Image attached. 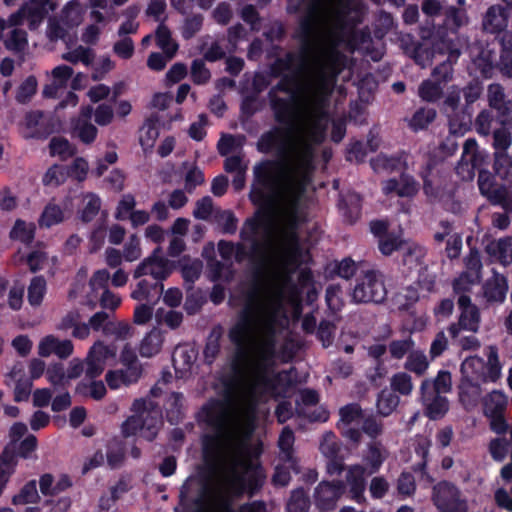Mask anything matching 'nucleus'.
<instances>
[{
	"label": "nucleus",
	"mask_w": 512,
	"mask_h": 512,
	"mask_svg": "<svg viewBox=\"0 0 512 512\" xmlns=\"http://www.w3.org/2000/svg\"><path fill=\"white\" fill-rule=\"evenodd\" d=\"M436 117L434 109H420L411 118L409 125L414 131L426 128Z\"/></svg>",
	"instance_id": "nucleus-59"
},
{
	"label": "nucleus",
	"mask_w": 512,
	"mask_h": 512,
	"mask_svg": "<svg viewBox=\"0 0 512 512\" xmlns=\"http://www.w3.org/2000/svg\"><path fill=\"white\" fill-rule=\"evenodd\" d=\"M116 355L115 347H109L101 341H97L90 348L86 358L87 370L86 374L90 378L100 375L108 359L114 358Z\"/></svg>",
	"instance_id": "nucleus-16"
},
{
	"label": "nucleus",
	"mask_w": 512,
	"mask_h": 512,
	"mask_svg": "<svg viewBox=\"0 0 512 512\" xmlns=\"http://www.w3.org/2000/svg\"><path fill=\"white\" fill-rule=\"evenodd\" d=\"M391 387L402 395H409L413 390L411 376L405 372L396 373L391 379Z\"/></svg>",
	"instance_id": "nucleus-64"
},
{
	"label": "nucleus",
	"mask_w": 512,
	"mask_h": 512,
	"mask_svg": "<svg viewBox=\"0 0 512 512\" xmlns=\"http://www.w3.org/2000/svg\"><path fill=\"white\" fill-rule=\"evenodd\" d=\"M345 493V486L342 481L321 482L315 491L317 504L322 509H329Z\"/></svg>",
	"instance_id": "nucleus-22"
},
{
	"label": "nucleus",
	"mask_w": 512,
	"mask_h": 512,
	"mask_svg": "<svg viewBox=\"0 0 512 512\" xmlns=\"http://www.w3.org/2000/svg\"><path fill=\"white\" fill-rule=\"evenodd\" d=\"M51 12L45 17L47 39L52 42L67 41L71 40L77 28L84 22L87 7L81 0H69L58 13L49 16Z\"/></svg>",
	"instance_id": "nucleus-4"
},
{
	"label": "nucleus",
	"mask_w": 512,
	"mask_h": 512,
	"mask_svg": "<svg viewBox=\"0 0 512 512\" xmlns=\"http://www.w3.org/2000/svg\"><path fill=\"white\" fill-rule=\"evenodd\" d=\"M461 89L453 86L443 103V112L448 118L450 133L463 135L468 131L471 122V110L462 103Z\"/></svg>",
	"instance_id": "nucleus-7"
},
{
	"label": "nucleus",
	"mask_w": 512,
	"mask_h": 512,
	"mask_svg": "<svg viewBox=\"0 0 512 512\" xmlns=\"http://www.w3.org/2000/svg\"><path fill=\"white\" fill-rule=\"evenodd\" d=\"M123 258L127 262H134L142 256L140 238L132 234L123 246Z\"/></svg>",
	"instance_id": "nucleus-56"
},
{
	"label": "nucleus",
	"mask_w": 512,
	"mask_h": 512,
	"mask_svg": "<svg viewBox=\"0 0 512 512\" xmlns=\"http://www.w3.org/2000/svg\"><path fill=\"white\" fill-rule=\"evenodd\" d=\"M72 211L73 205L69 197L64 199L62 205L51 200L45 205L38 219V225L40 228H50L58 225L62 223Z\"/></svg>",
	"instance_id": "nucleus-17"
},
{
	"label": "nucleus",
	"mask_w": 512,
	"mask_h": 512,
	"mask_svg": "<svg viewBox=\"0 0 512 512\" xmlns=\"http://www.w3.org/2000/svg\"><path fill=\"white\" fill-rule=\"evenodd\" d=\"M508 10L501 6L490 7L483 19V28L489 33H499L508 26Z\"/></svg>",
	"instance_id": "nucleus-29"
},
{
	"label": "nucleus",
	"mask_w": 512,
	"mask_h": 512,
	"mask_svg": "<svg viewBox=\"0 0 512 512\" xmlns=\"http://www.w3.org/2000/svg\"><path fill=\"white\" fill-rule=\"evenodd\" d=\"M488 106L497 112L499 121L503 126H512V99H507L504 88L498 83L487 87Z\"/></svg>",
	"instance_id": "nucleus-13"
},
{
	"label": "nucleus",
	"mask_w": 512,
	"mask_h": 512,
	"mask_svg": "<svg viewBox=\"0 0 512 512\" xmlns=\"http://www.w3.org/2000/svg\"><path fill=\"white\" fill-rule=\"evenodd\" d=\"M292 384L291 371H279L272 379L234 382L222 400L203 407L200 419L215 430L204 443L208 469L187 478L176 512H266L260 501L236 511L233 500L244 491L253 493L265 479L262 468L251 461L248 448L257 404L285 396Z\"/></svg>",
	"instance_id": "nucleus-2"
},
{
	"label": "nucleus",
	"mask_w": 512,
	"mask_h": 512,
	"mask_svg": "<svg viewBox=\"0 0 512 512\" xmlns=\"http://www.w3.org/2000/svg\"><path fill=\"white\" fill-rule=\"evenodd\" d=\"M178 263L181 268L182 276L186 281L194 282L201 275L203 264L199 259L183 256Z\"/></svg>",
	"instance_id": "nucleus-44"
},
{
	"label": "nucleus",
	"mask_w": 512,
	"mask_h": 512,
	"mask_svg": "<svg viewBox=\"0 0 512 512\" xmlns=\"http://www.w3.org/2000/svg\"><path fill=\"white\" fill-rule=\"evenodd\" d=\"M294 434L292 430L285 427L280 434L278 445L281 451V458L288 464L289 468L295 469L293 460Z\"/></svg>",
	"instance_id": "nucleus-39"
},
{
	"label": "nucleus",
	"mask_w": 512,
	"mask_h": 512,
	"mask_svg": "<svg viewBox=\"0 0 512 512\" xmlns=\"http://www.w3.org/2000/svg\"><path fill=\"white\" fill-rule=\"evenodd\" d=\"M461 157L478 168H481L486 160V154L479 149L477 141L473 138L465 141Z\"/></svg>",
	"instance_id": "nucleus-43"
},
{
	"label": "nucleus",
	"mask_w": 512,
	"mask_h": 512,
	"mask_svg": "<svg viewBox=\"0 0 512 512\" xmlns=\"http://www.w3.org/2000/svg\"><path fill=\"white\" fill-rule=\"evenodd\" d=\"M340 420L338 428L341 430L343 436L349 440L357 443L360 441L361 432L358 429L362 421V412L358 405L350 404L340 409Z\"/></svg>",
	"instance_id": "nucleus-14"
},
{
	"label": "nucleus",
	"mask_w": 512,
	"mask_h": 512,
	"mask_svg": "<svg viewBox=\"0 0 512 512\" xmlns=\"http://www.w3.org/2000/svg\"><path fill=\"white\" fill-rule=\"evenodd\" d=\"M104 335L124 341L132 337V327L127 322L110 321L104 326Z\"/></svg>",
	"instance_id": "nucleus-47"
},
{
	"label": "nucleus",
	"mask_w": 512,
	"mask_h": 512,
	"mask_svg": "<svg viewBox=\"0 0 512 512\" xmlns=\"http://www.w3.org/2000/svg\"><path fill=\"white\" fill-rule=\"evenodd\" d=\"M43 114L40 111H32L26 114L22 124L21 133L25 138H41L46 135Z\"/></svg>",
	"instance_id": "nucleus-33"
},
{
	"label": "nucleus",
	"mask_w": 512,
	"mask_h": 512,
	"mask_svg": "<svg viewBox=\"0 0 512 512\" xmlns=\"http://www.w3.org/2000/svg\"><path fill=\"white\" fill-rule=\"evenodd\" d=\"M431 380L426 379L421 384V399L425 407V414L432 420H437L447 413L449 403L446 397L440 396L430 391Z\"/></svg>",
	"instance_id": "nucleus-15"
},
{
	"label": "nucleus",
	"mask_w": 512,
	"mask_h": 512,
	"mask_svg": "<svg viewBox=\"0 0 512 512\" xmlns=\"http://www.w3.org/2000/svg\"><path fill=\"white\" fill-rule=\"evenodd\" d=\"M40 491L45 496L57 495L71 486V480L66 475H61L55 480L50 474H45L39 481Z\"/></svg>",
	"instance_id": "nucleus-36"
},
{
	"label": "nucleus",
	"mask_w": 512,
	"mask_h": 512,
	"mask_svg": "<svg viewBox=\"0 0 512 512\" xmlns=\"http://www.w3.org/2000/svg\"><path fill=\"white\" fill-rule=\"evenodd\" d=\"M510 443L505 438H494L489 442L488 450L497 462H502L506 458L509 451Z\"/></svg>",
	"instance_id": "nucleus-63"
},
{
	"label": "nucleus",
	"mask_w": 512,
	"mask_h": 512,
	"mask_svg": "<svg viewBox=\"0 0 512 512\" xmlns=\"http://www.w3.org/2000/svg\"><path fill=\"white\" fill-rule=\"evenodd\" d=\"M507 407V397L499 390H494L483 398V413L492 416L504 413Z\"/></svg>",
	"instance_id": "nucleus-37"
},
{
	"label": "nucleus",
	"mask_w": 512,
	"mask_h": 512,
	"mask_svg": "<svg viewBox=\"0 0 512 512\" xmlns=\"http://www.w3.org/2000/svg\"><path fill=\"white\" fill-rule=\"evenodd\" d=\"M197 359V351L189 345L178 346L173 353L172 361L179 378L187 377L195 364Z\"/></svg>",
	"instance_id": "nucleus-23"
},
{
	"label": "nucleus",
	"mask_w": 512,
	"mask_h": 512,
	"mask_svg": "<svg viewBox=\"0 0 512 512\" xmlns=\"http://www.w3.org/2000/svg\"><path fill=\"white\" fill-rule=\"evenodd\" d=\"M428 366L429 362L422 351H411L405 362V368L417 375H423Z\"/></svg>",
	"instance_id": "nucleus-50"
},
{
	"label": "nucleus",
	"mask_w": 512,
	"mask_h": 512,
	"mask_svg": "<svg viewBox=\"0 0 512 512\" xmlns=\"http://www.w3.org/2000/svg\"><path fill=\"white\" fill-rule=\"evenodd\" d=\"M164 342L163 333L157 329L153 328L150 332H148L145 337L142 339L139 347V353L142 357H153L157 355L162 348Z\"/></svg>",
	"instance_id": "nucleus-35"
},
{
	"label": "nucleus",
	"mask_w": 512,
	"mask_h": 512,
	"mask_svg": "<svg viewBox=\"0 0 512 512\" xmlns=\"http://www.w3.org/2000/svg\"><path fill=\"white\" fill-rule=\"evenodd\" d=\"M11 382L15 383L14 388V399L16 401L28 400L31 389L32 381L25 377V368L21 363L15 364L6 378V384L11 385Z\"/></svg>",
	"instance_id": "nucleus-25"
},
{
	"label": "nucleus",
	"mask_w": 512,
	"mask_h": 512,
	"mask_svg": "<svg viewBox=\"0 0 512 512\" xmlns=\"http://www.w3.org/2000/svg\"><path fill=\"white\" fill-rule=\"evenodd\" d=\"M507 291V281L498 273H494L484 285V296L489 302L502 303L506 298Z\"/></svg>",
	"instance_id": "nucleus-30"
},
{
	"label": "nucleus",
	"mask_w": 512,
	"mask_h": 512,
	"mask_svg": "<svg viewBox=\"0 0 512 512\" xmlns=\"http://www.w3.org/2000/svg\"><path fill=\"white\" fill-rule=\"evenodd\" d=\"M385 297L386 289L382 276L374 270H366L352 292L353 300L359 303H380Z\"/></svg>",
	"instance_id": "nucleus-8"
},
{
	"label": "nucleus",
	"mask_w": 512,
	"mask_h": 512,
	"mask_svg": "<svg viewBox=\"0 0 512 512\" xmlns=\"http://www.w3.org/2000/svg\"><path fill=\"white\" fill-rule=\"evenodd\" d=\"M364 6L360 0H311L300 23L301 49L292 58H346L350 51L369 49L370 34L356 31Z\"/></svg>",
	"instance_id": "nucleus-3"
},
{
	"label": "nucleus",
	"mask_w": 512,
	"mask_h": 512,
	"mask_svg": "<svg viewBox=\"0 0 512 512\" xmlns=\"http://www.w3.org/2000/svg\"><path fill=\"white\" fill-rule=\"evenodd\" d=\"M35 229L36 227L33 222H26L22 219H17L10 232V237L13 240L28 244L34 239Z\"/></svg>",
	"instance_id": "nucleus-40"
},
{
	"label": "nucleus",
	"mask_w": 512,
	"mask_h": 512,
	"mask_svg": "<svg viewBox=\"0 0 512 512\" xmlns=\"http://www.w3.org/2000/svg\"><path fill=\"white\" fill-rule=\"evenodd\" d=\"M160 248H156L151 255L144 258L134 269L133 278L139 279L151 276L156 281H163L172 273V266L165 257L160 254Z\"/></svg>",
	"instance_id": "nucleus-10"
},
{
	"label": "nucleus",
	"mask_w": 512,
	"mask_h": 512,
	"mask_svg": "<svg viewBox=\"0 0 512 512\" xmlns=\"http://www.w3.org/2000/svg\"><path fill=\"white\" fill-rule=\"evenodd\" d=\"M433 502L440 512H467L465 501L459 490L448 482H441L433 488Z\"/></svg>",
	"instance_id": "nucleus-11"
},
{
	"label": "nucleus",
	"mask_w": 512,
	"mask_h": 512,
	"mask_svg": "<svg viewBox=\"0 0 512 512\" xmlns=\"http://www.w3.org/2000/svg\"><path fill=\"white\" fill-rule=\"evenodd\" d=\"M73 74L71 67L67 65H59L47 73L49 83L43 88L45 97L55 98L63 90Z\"/></svg>",
	"instance_id": "nucleus-24"
},
{
	"label": "nucleus",
	"mask_w": 512,
	"mask_h": 512,
	"mask_svg": "<svg viewBox=\"0 0 512 512\" xmlns=\"http://www.w3.org/2000/svg\"><path fill=\"white\" fill-rule=\"evenodd\" d=\"M134 413L122 424L124 436L137 433L146 440L152 441L162 426V413L157 404L151 399H138L132 405Z\"/></svg>",
	"instance_id": "nucleus-5"
},
{
	"label": "nucleus",
	"mask_w": 512,
	"mask_h": 512,
	"mask_svg": "<svg viewBox=\"0 0 512 512\" xmlns=\"http://www.w3.org/2000/svg\"><path fill=\"white\" fill-rule=\"evenodd\" d=\"M370 164L376 173H389L401 169L404 161L402 156L389 157L385 154H379L371 159Z\"/></svg>",
	"instance_id": "nucleus-38"
},
{
	"label": "nucleus",
	"mask_w": 512,
	"mask_h": 512,
	"mask_svg": "<svg viewBox=\"0 0 512 512\" xmlns=\"http://www.w3.org/2000/svg\"><path fill=\"white\" fill-rule=\"evenodd\" d=\"M387 458L386 449L377 442L368 445L367 452L363 457L364 467L366 468L367 474L372 475L377 473L384 461Z\"/></svg>",
	"instance_id": "nucleus-32"
},
{
	"label": "nucleus",
	"mask_w": 512,
	"mask_h": 512,
	"mask_svg": "<svg viewBox=\"0 0 512 512\" xmlns=\"http://www.w3.org/2000/svg\"><path fill=\"white\" fill-rule=\"evenodd\" d=\"M92 112L91 106L82 107L79 116L72 120L71 123L72 135L79 138L85 144L92 143L98 133L97 128L90 121Z\"/></svg>",
	"instance_id": "nucleus-18"
},
{
	"label": "nucleus",
	"mask_w": 512,
	"mask_h": 512,
	"mask_svg": "<svg viewBox=\"0 0 512 512\" xmlns=\"http://www.w3.org/2000/svg\"><path fill=\"white\" fill-rule=\"evenodd\" d=\"M473 64L479 70L481 75L485 78H489L493 75L496 61V52L490 48L489 45L486 47L473 46L470 49Z\"/></svg>",
	"instance_id": "nucleus-26"
},
{
	"label": "nucleus",
	"mask_w": 512,
	"mask_h": 512,
	"mask_svg": "<svg viewBox=\"0 0 512 512\" xmlns=\"http://www.w3.org/2000/svg\"><path fill=\"white\" fill-rule=\"evenodd\" d=\"M466 271L462 273L456 279V287L458 289H466V286H463V282L467 280L468 284L476 285L480 281V270L482 268L480 254L477 250H471L469 255L465 259Z\"/></svg>",
	"instance_id": "nucleus-27"
},
{
	"label": "nucleus",
	"mask_w": 512,
	"mask_h": 512,
	"mask_svg": "<svg viewBox=\"0 0 512 512\" xmlns=\"http://www.w3.org/2000/svg\"><path fill=\"white\" fill-rule=\"evenodd\" d=\"M156 41L157 45L163 52L171 59L176 53L178 46L171 39L170 31L166 26L160 24L156 30Z\"/></svg>",
	"instance_id": "nucleus-46"
},
{
	"label": "nucleus",
	"mask_w": 512,
	"mask_h": 512,
	"mask_svg": "<svg viewBox=\"0 0 512 512\" xmlns=\"http://www.w3.org/2000/svg\"><path fill=\"white\" fill-rule=\"evenodd\" d=\"M278 65L287 70L278 85L286 98L272 101L278 120L287 124L265 133L257 143L259 151L275 152L278 158L254 167L250 198L258 211L242 228V242L218 243L227 261L249 258L273 270L271 279L249 292L229 331L236 346L234 382L272 379L279 373L275 354L277 334L286 321L283 302L290 292L289 274L301 257L297 232L305 220L301 198L314 170L315 147L325 136L328 97L341 72L308 67L292 57Z\"/></svg>",
	"instance_id": "nucleus-1"
},
{
	"label": "nucleus",
	"mask_w": 512,
	"mask_h": 512,
	"mask_svg": "<svg viewBox=\"0 0 512 512\" xmlns=\"http://www.w3.org/2000/svg\"><path fill=\"white\" fill-rule=\"evenodd\" d=\"M46 377L53 386H65L69 383L66 370L60 363L51 364L46 370Z\"/></svg>",
	"instance_id": "nucleus-62"
},
{
	"label": "nucleus",
	"mask_w": 512,
	"mask_h": 512,
	"mask_svg": "<svg viewBox=\"0 0 512 512\" xmlns=\"http://www.w3.org/2000/svg\"><path fill=\"white\" fill-rule=\"evenodd\" d=\"M443 92V84L435 79H428L422 82L419 87V96L428 102H434L440 98Z\"/></svg>",
	"instance_id": "nucleus-48"
},
{
	"label": "nucleus",
	"mask_w": 512,
	"mask_h": 512,
	"mask_svg": "<svg viewBox=\"0 0 512 512\" xmlns=\"http://www.w3.org/2000/svg\"><path fill=\"white\" fill-rule=\"evenodd\" d=\"M419 188L418 182L408 174H401L399 179H388L382 184L385 195L394 193L399 197H413L418 193Z\"/></svg>",
	"instance_id": "nucleus-19"
},
{
	"label": "nucleus",
	"mask_w": 512,
	"mask_h": 512,
	"mask_svg": "<svg viewBox=\"0 0 512 512\" xmlns=\"http://www.w3.org/2000/svg\"><path fill=\"white\" fill-rule=\"evenodd\" d=\"M485 362L479 356H470L466 358L461 365V374L463 380L488 383L495 382L501 376L502 365L499 360L498 349L491 345L485 349Z\"/></svg>",
	"instance_id": "nucleus-6"
},
{
	"label": "nucleus",
	"mask_w": 512,
	"mask_h": 512,
	"mask_svg": "<svg viewBox=\"0 0 512 512\" xmlns=\"http://www.w3.org/2000/svg\"><path fill=\"white\" fill-rule=\"evenodd\" d=\"M50 153L61 159H66L74 154V148L68 140L61 137H54L50 141Z\"/></svg>",
	"instance_id": "nucleus-60"
},
{
	"label": "nucleus",
	"mask_w": 512,
	"mask_h": 512,
	"mask_svg": "<svg viewBox=\"0 0 512 512\" xmlns=\"http://www.w3.org/2000/svg\"><path fill=\"white\" fill-rule=\"evenodd\" d=\"M460 55L458 49H450L448 52V61L437 66L432 73L433 79L441 81L442 84L449 81L452 77V62H455Z\"/></svg>",
	"instance_id": "nucleus-45"
},
{
	"label": "nucleus",
	"mask_w": 512,
	"mask_h": 512,
	"mask_svg": "<svg viewBox=\"0 0 512 512\" xmlns=\"http://www.w3.org/2000/svg\"><path fill=\"white\" fill-rule=\"evenodd\" d=\"M496 122L497 119L492 110L483 109L475 118V130L479 135L487 137L494 132V125Z\"/></svg>",
	"instance_id": "nucleus-42"
},
{
	"label": "nucleus",
	"mask_w": 512,
	"mask_h": 512,
	"mask_svg": "<svg viewBox=\"0 0 512 512\" xmlns=\"http://www.w3.org/2000/svg\"><path fill=\"white\" fill-rule=\"evenodd\" d=\"M478 185L481 193L488 198H495L498 195V186L495 177L487 171L480 170Z\"/></svg>",
	"instance_id": "nucleus-57"
},
{
	"label": "nucleus",
	"mask_w": 512,
	"mask_h": 512,
	"mask_svg": "<svg viewBox=\"0 0 512 512\" xmlns=\"http://www.w3.org/2000/svg\"><path fill=\"white\" fill-rule=\"evenodd\" d=\"M39 500V494L34 480L28 482L21 489L19 494L13 497V503L15 505H23L28 503H36Z\"/></svg>",
	"instance_id": "nucleus-55"
},
{
	"label": "nucleus",
	"mask_w": 512,
	"mask_h": 512,
	"mask_svg": "<svg viewBox=\"0 0 512 512\" xmlns=\"http://www.w3.org/2000/svg\"><path fill=\"white\" fill-rule=\"evenodd\" d=\"M69 176L68 170L61 165H53L43 176V184L46 186H58L65 182Z\"/></svg>",
	"instance_id": "nucleus-54"
},
{
	"label": "nucleus",
	"mask_w": 512,
	"mask_h": 512,
	"mask_svg": "<svg viewBox=\"0 0 512 512\" xmlns=\"http://www.w3.org/2000/svg\"><path fill=\"white\" fill-rule=\"evenodd\" d=\"M46 294V281L42 277H34L28 287V301L32 306H39Z\"/></svg>",
	"instance_id": "nucleus-51"
},
{
	"label": "nucleus",
	"mask_w": 512,
	"mask_h": 512,
	"mask_svg": "<svg viewBox=\"0 0 512 512\" xmlns=\"http://www.w3.org/2000/svg\"><path fill=\"white\" fill-rule=\"evenodd\" d=\"M101 200L94 193H85L82 195V208L80 210L81 219L85 222L91 221L99 212Z\"/></svg>",
	"instance_id": "nucleus-41"
},
{
	"label": "nucleus",
	"mask_w": 512,
	"mask_h": 512,
	"mask_svg": "<svg viewBox=\"0 0 512 512\" xmlns=\"http://www.w3.org/2000/svg\"><path fill=\"white\" fill-rule=\"evenodd\" d=\"M482 384L483 383L461 379L459 385V399L466 410H471L477 406L482 395Z\"/></svg>",
	"instance_id": "nucleus-31"
},
{
	"label": "nucleus",
	"mask_w": 512,
	"mask_h": 512,
	"mask_svg": "<svg viewBox=\"0 0 512 512\" xmlns=\"http://www.w3.org/2000/svg\"><path fill=\"white\" fill-rule=\"evenodd\" d=\"M158 136L159 131L156 124L151 120L145 122L140 129L139 135L140 144L143 147V149L145 151L151 149L154 146Z\"/></svg>",
	"instance_id": "nucleus-52"
},
{
	"label": "nucleus",
	"mask_w": 512,
	"mask_h": 512,
	"mask_svg": "<svg viewBox=\"0 0 512 512\" xmlns=\"http://www.w3.org/2000/svg\"><path fill=\"white\" fill-rule=\"evenodd\" d=\"M495 148V169L496 175L512 186V156L506 155L511 145V136L506 128L495 129L493 132Z\"/></svg>",
	"instance_id": "nucleus-9"
},
{
	"label": "nucleus",
	"mask_w": 512,
	"mask_h": 512,
	"mask_svg": "<svg viewBox=\"0 0 512 512\" xmlns=\"http://www.w3.org/2000/svg\"><path fill=\"white\" fill-rule=\"evenodd\" d=\"M140 375V366H128L124 369L109 371L106 374V381L111 389H120L137 382Z\"/></svg>",
	"instance_id": "nucleus-28"
},
{
	"label": "nucleus",
	"mask_w": 512,
	"mask_h": 512,
	"mask_svg": "<svg viewBox=\"0 0 512 512\" xmlns=\"http://www.w3.org/2000/svg\"><path fill=\"white\" fill-rule=\"evenodd\" d=\"M366 468L363 464L355 463L345 467V492L347 491L350 499L357 503H364L365 490L367 487Z\"/></svg>",
	"instance_id": "nucleus-12"
},
{
	"label": "nucleus",
	"mask_w": 512,
	"mask_h": 512,
	"mask_svg": "<svg viewBox=\"0 0 512 512\" xmlns=\"http://www.w3.org/2000/svg\"><path fill=\"white\" fill-rule=\"evenodd\" d=\"M399 398L391 391L383 390L378 397L377 409L383 416H388L398 406Z\"/></svg>",
	"instance_id": "nucleus-53"
},
{
	"label": "nucleus",
	"mask_w": 512,
	"mask_h": 512,
	"mask_svg": "<svg viewBox=\"0 0 512 512\" xmlns=\"http://www.w3.org/2000/svg\"><path fill=\"white\" fill-rule=\"evenodd\" d=\"M93 57L94 55L92 50L84 46H77L73 50H70L62 55V59L68 62H82L85 65H89L92 62Z\"/></svg>",
	"instance_id": "nucleus-58"
},
{
	"label": "nucleus",
	"mask_w": 512,
	"mask_h": 512,
	"mask_svg": "<svg viewBox=\"0 0 512 512\" xmlns=\"http://www.w3.org/2000/svg\"><path fill=\"white\" fill-rule=\"evenodd\" d=\"M309 508V500L303 489L292 492L287 504L288 512H306Z\"/></svg>",
	"instance_id": "nucleus-61"
},
{
	"label": "nucleus",
	"mask_w": 512,
	"mask_h": 512,
	"mask_svg": "<svg viewBox=\"0 0 512 512\" xmlns=\"http://www.w3.org/2000/svg\"><path fill=\"white\" fill-rule=\"evenodd\" d=\"M458 305L461 310L458 325L459 329L476 333L480 326V314L478 308L471 303L467 295H460Z\"/></svg>",
	"instance_id": "nucleus-20"
},
{
	"label": "nucleus",
	"mask_w": 512,
	"mask_h": 512,
	"mask_svg": "<svg viewBox=\"0 0 512 512\" xmlns=\"http://www.w3.org/2000/svg\"><path fill=\"white\" fill-rule=\"evenodd\" d=\"M74 351L73 343L68 340H60L54 335H47L42 338L38 344V354L42 357H48L55 354L59 358H67Z\"/></svg>",
	"instance_id": "nucleus-21"
},
{
	"label": "nucleus",
	"mask_w": 512,
	"mask_h": 512,
	"mask_svg": "<svg viewBox=\"0 0 512 512\" xmlns=\"http://www.w3.org/2000/svg\"><path fill=\"white\" fill-rule=\"evenodd\" d=\"M5 47L14 52L23 51L27 45V34L23 29H12L4 40Z\"/></svg>",
	"instance_id": "nucleus-49"
},
{
	"label": "nucleus",
	"mask_w": 512,
	"mask_h": 512,
	"mask_svg": "<svg viewBox=\"0 0 512 512\" xmlns=\"http://www.w3.org/2000/svg\"><path fill=\"white\" fill-rule=\"evenodd\" d=\"M487 252L502 265L512 263V237L507 236L487 245Z\"/></svg>",
	"instance_id": "nucleus-34"
}]
</instances>
